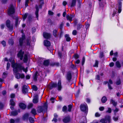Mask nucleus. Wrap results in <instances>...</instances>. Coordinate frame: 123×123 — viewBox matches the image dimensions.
<instances>
[{
	"label": "nucleus",
	"instance_id": "obj_46",
	"mask_svg": "<svg viewBox=\"0 0 123 123\" xmlns=\"http://www.w3.org/2000/svg\"><path fill=\"white\" fill-rule=\"evenodd\" d=\"M82 25L80 24H79L77 25V29L78 30H79L81 28Z\"/></svg>",
	"mask_w": 123,
	"mask_h": 123
},
{
	"label": "nucleus",
	"instance_id": "obj_55",
	"mask_svg": "<svg viewBox=\"0 0 123 123\" xmlns=\"http://www.w3.org/2000/svg\"><path fill=\"white\" fill-rule=\"evenodd\" d=\"M58 55L60 58L61 59L62 56V53L61 52L59 51L58 52Z\"/></svg>",
	"mask_w": 123,
	"mask_h": 123
},
{
	"label": "nucleus",
	"instance_id": "obj_54",
	"mask_svg": "<svg viewBox=\"0 0 123 123\" xmlns=\"http://www.w3.org/2000/svg\"><path fill=\"white\" fill-rule=\"evenodd\" d=\"M15 95L13 93H11L10 95V98H14L15 97Z\"/></svg>",
	"mask_w": 123,
	"mask_h": 123
},
{
	"label": "nucleus",
	"instance_id": "obj_53",
	"mask_svg": "<svg viewBox=\"0 0 123 123\" xmlns=\"http://www.w3.org/2000/svg\"><path fill=\"white\" fill-rule=\"evenodd\" d=\"M7 74L5 72H4L3 73L2 75V78H4L6 77L7 76Z\"/></svg>",
	"mask_w": 123,
	"mask_h": 123
},
{
	"label": "nucleus",
	"instance_id": "obj_18",
	"mask_svg": "<svg viewBox=\"0 0 123 123\" xmlns=\"http://www.w3.org/2000/svg\"><path fill=\"white\" fill-rule=\"evenodd\" d=\"M50 62L49 59L44 60L43 62V65L45 66H48L49 65Z\"/></svg>",
	"mask_w": 123,
	"mask_h": 123
},
{
	"label": "nucleus",
	"instance_id": "obj_39",
	"mask_svg": "<svg viewBox=\"0 0 123 123\" xmlns=\"http://www.w3.org/2000/svg\"><path fill=\"white\" fill-rule=\"evenodd\" d=\"M28 15V13H25L24 15L23 16V20L24 21L25 19L27 18V16Z\"/></svg>",
	"mask_w": 123,
	"mask_h": 123
},
{
	"label": "nucleus",
	"instance_id": "obj_31",
	"mask_svg": "<svg viewBox=\"0 0 123 123\" xmlns=\"http://www.w3.org/2000/svg\"><path fill=\"white\" fill-rule=\"evenodd\" d=\"M31 112L34 116L36 115L37 114L36 110L34 108H33L31 110Z\"/></svg>",
	"mask_w": 123,
	"mask_h": 123
},
{
	"label": "nucleus",
	"instance_id": "obj_15",
	"mask_svg": "<svg viewBox=\"0 0 123 123\" xmlns=\"http://www.w3.org/2000/svg\"><path fill=\"white\" fill-rule=\"evenodd\" d=\"M38 96L37 94H36L34 96V98L33 99V102L34 104L37 103L38 102Z\"/></svg>",
	"mask_w": 123,
	"mask_h": 123
},
{
	"label": "nucleus",
	"instance_id": "obj_19",
	"mask_svg": "<svg viewBox=\"0 0 123 123\" xmlns=\"http://www.w3.org/2000/svg\"><path fill=\"white\" fill-rule=\"evenodd\" d=\"M76 0H72L70 4H69L71 7L74 6L76 5Z\"/></svg>",
	"mask_w": 123,
	"mask_h": 123
},
{
	"label": "nucleus",
	"instance_id": "obj_22",
	"mask_svg": "<svg viewBox=\"0 0 123 123\" xmlns=\"http://www.w3.org/2000/svg\"><path fill=\"white\" fill-rule=\"evenodd\" d=\"M71 16H70L69 14H67V15L66 16V18L67 20H69V21H70V23H71V22L72 21V16H73V15H70Z\"/></svg>",
	"mask_w": 123,
	"mask_h": 123
},
{
	"label": "nucleus",
	"instance_id": "obj_5",
	"mask_svg": "<svg viewBox=\"0 0 123 123\" xmlns=\"http://www.w3.org/2000/svg\"><path fill=\"white\" fill-rule=\"evenodd\" d=\"M111 117L110 116L107 115L106 116L105 118H102L100 121V122L102 123H107L108 121V123L111 122Z\"/></svg>",
	"mask_w": 123,
	"mask_h": 123
},
{
	"label": "nucleus",
	"instance_id": "obj_29",
	"mask_svg": "<svg viewBox=\"0 0 123 123\" xmlns=\"http://www.w3.org/2000/svg\"><path fill=\"white\" fill-rule=\"evenodd\" d=\"M29 116V115L28 113H25L24 114L23 116V119L24 120L28 119Z\"/></svg>",
	"mask_w": 123,
	"mask_h": 123
},
{
	"label": "nucleus",
	"instance_id": "obj_63",
	"mask_svg": "<svg viewBox=\"0 0 123 123\" xmlns=\"http://www.w3.org/2000/svg\"><path fill=\"white\" fill-rule=\"evenodd\" d=\"M74 25H76L78 23V20L76 19H75L74 20Z\"/></svg>",
	"mask_w": 123,
	"mask_h": 123
},
{
	"label": "nucleus",
	"instance_id": "obj_51",
	"mask_svg": "<svg viewBox=\"0 0 123 123\" xmlns=\"http://www.w3.org/2000/svg\"><path fill=\"white\" fill-rule=\"evenodd\" d=\"M26 45L27 46H31V42H29V39L26 40Z\"/></svg>",
	"mask_w": 123,
	"mask_h": 123
},
{
	"label": "nucleus",
	"instance_id": "obj_23",
	"mask_svg": "<svg viewBox=\"0 0 123 123\" xmlns=\"http://www.w3.org/2000/svg\"><path fill=\"white\" fill-rule=\"evenodd\" d=\"M24 54V52L22 51V50L21 49L18 52L17 54L18 56H23V55Z\"/></svg>",
	"mask_w": 123,
	"mask_h": 123
},
{
	"label": "nucleus",
	"instance_id": "obj_57",
	"mask_svg": "<svg viewBox=\"0 0 123 123\" xmlns=\"http://www.w3.org/2000/svg\"><path fill=\"white\" fill-rule=\"evenodd\" d=\"M4 107V105L1 102H0V109H2Z\"/></svg>",
	"mask_w": 123,
	"mask_h": 123
},
{
	"label": "nucleus",
	"instance_id": "obj_10",
	"mask_svg": "<svg viewBox=\"0 0 123 123\" xmlns=\"http://www.w3.org/2000/svg\"><path fill=\"white\" fill-rule=\"evenodd\" d=\"M29 87L25 85L23 86L22 87V92L23 93L26 94L28 92Z\"/></svg>",
	"mask_w": 123,
	"mask_h": 123
},
{
	"label": "nucleus",
	"instance_id": "obj_21",
	"mask_svg": "<svg viewBox=\"0 0 123 123\" xmlns=\"http://www.w3.org/2000/svg\"><path fill=\"white\" fill-rule=\"evenodd\" d=\"M39 75L37 71H36L35 73V74L33 76V79L35 81H36L37 80V76Z\"/></svg>",
	"mask_w": 123,
	"mask_h": 123
},
{
	"label": "nucleus",
	"instance_id": "obj_38",
	"mask_svg": "<svg viewBox=\"0 0 123 123\" xmlns=\"http://www.w3.org/2000/svg\"><path fill=\"white\" fill-rule=\"evenodd\" d=\"M116 84L117 85H119L121 84V80L120 78L117 80L116 82Z\"/></svg>",
	"mask_w": 123,
	"mask_h": 123
},
{
	"label": "nucleus",
	"instance_id": "obj_60",
	"mask_svg": "<svg viewBox=\"0 0 123 123\" xmlns=\"http://www.w3.org/2000/svg\"><path fill=\"white\" fill-rule=\"evenodd\" d=\"M1 43L2 44V45L4 47L6 46V42L4 40L2 41L1 42Z\"/></svg>",
	"mask_w": 123,
	"mask_h": 123
},
{
	"label": "nucleus",
	"instance_id": "obj_27",
	"mask_svg": "<svg viewBox=\"0 0 123 123\" xmlns=\"http://www.w3.org/2000/svg\"><path fill=\"white\" fill-rule=\"evenodd\" d=\"M111 103L115 107H116L117 104V102H115L113 99H111Z\"/></svg>",
	"mask_w": 123,
	"mask_h": 123
},
{
	"label": "nucleus",
	"instance_id": "obj_7",
	"mask_svg": "<svg viewBox=\"0 0 123 123\" xmlns=\"http://www.w3.org/2000/svg\"><path fill=\"white\" fill-rule=\"evenodd\" d=\"M104 83L105 85H106L108 84V89L110 90H111L113 89V87L111 86V85L113 84L112 81L111 79L109 80L108 81H105L104 82Z\"/></svg>",
	"mask_w": 123,
	"mask_h": 123
},
{
	"label": "nucleus",
	"instance_id": "obj_44",
	"mask_svg": "<svg viewBox=\"0 0 123 123\" xmlns=\"http://www.w3.org/2000/svg\"><path fill=\"white\" fill-rule=\"evenodd\" d=\"M68 111L69 112H71L72 107V105L71 104L69 105L68 106Z\"/></svg>",
	"mask_w": 123,
	"mask_h": 123
},
{
	"label": "nucleus",
	"instance_id": "obj_35",
	"mask_svg": "<svg viewBox=\"0 0 123 123\" xmlns=\"http://www.w3.org/2000/svg\"><path fill=\"white\" fill-rule=\"evenodd\" d=\"M73 57L75 59H77L79 58V55L77 54H75L74 55H73Z\"/></svg>",
	"mask_w": 123,
	"mask_h": 123
},
{
	"label": "nucleus",
	"instance_id": "obj_56",
	"mask_svg": "<svg viewBox=\"0 0 123 123\" xmlns=\"http://www.w3.org/2000/svg\"><path fill=\"white\" fill-rule=\"evenodd\" d=\"M10 63L9 62H8L7 63V65H6V70H8L10 67Z\"/></svg>",
	"mask_w": 123,
	"mask_h": 123
},
{
	"label": "nucleus",
	"instance_id": "obj_17",
	"mask_svg": "<svg viewBox=\"0 0 123 123\" xmlns=\"http://www.w3.org/2000/svg\"><path fill=\"white\" fill-rule=\"evenodd\" d=\"M44 45L46 47H49L51 45L50 42L47 40H44Z\"/></svg>",
	"mask_w": 123,
	"mask_h": 123
},
{
	"label": "nucleus",
	"instance_id": "obj_20",
	"mask_svg": "<svg viewBox=\"0 0 123 123\" xmlns=\"http://www.w3.org/2000/svg\"><path fill=\"white\" fill-rule=\"evenodd\" d=\"M36 11L35 12V14L36 15V17L37 18V20L38 19V12L39 9L38 7L37 6H36Z\"/></svg>",
	"mask_w": 123,
	"mask_h": 123
},
{
	"label": "nucleus",
	"instance_id": "obj_48",
	"mask_svg": "<svg viewBox=\"0 0 123 123\" xmlns=\"http://www.w3.org/2000/svg\"><path fill=\"white\" fill-rule=\"evenodd\" d=\"M67 106L65 105L62 107V111L63 112H66L67 111Z\"/></svg>",
	"mask_w": 123,
	"mask_h": 123
},
{
	"label": "nucleus",
	"instance_id": "obj_42",
	"mask_svg": "<svg viewBox=\"0 0 123 123\" xmlns=\"http://www.w3.org/2000/svg\"><path fill=\"white\" fill-rule=\"evenodd\" d=\"M18 17L16 18H15V27H17L18 25Z\"/></svg>",
	"mask_w": 123,
	"mask_h": 123
},
{
	"label": "nucleus",
	"instance_id": "obj_6",
	"mask_svg": "<svg viewBox=\"0 0 123 123\" xmlns=\"http://www.w3.org/2000/svg\"><path fill=\"white\" fill-rule=\"evenodd\" d=\"M21 33L22 34L21 37H20L19 39V45L22 47L23 45V41L25 38V36L24 34L23 30L21 31Z\"/></svg>",
	"mask_w": 123,
	"mask_h": 123
},
{
	"label": "nucleus",
	"instance_id": "obj_52",
	"mask_svg": "<svg viewBox=\"0 0 123 123\" xmlns=\"http://www.w3.org/2000/svg\"><path fill=\"white\" fill-rule=\"evenodd\" d=\"M63 33V32L62 30H60L59 35V37L60 38H61L62 37Z\"/></svg>",
	"mask_w": 123,
	"mask_h": 123
},
{
	"label": "nucleus",
	"instance_id": "obj_28",
	"mask_svg": "<svg viewBox=\"0 0 123 123\" xmlns=\"http://www.w3.org/2000/svg\"><path fill=\"white\" fill-rule=\"evenodd\" d=\"M107 100L106 97L105 96H103L101 99L102 102L104 103L106 102Z\"/></svg>",
	"mask_w": 123,
	"mask_h": 123
},
{
	"label": "nucleus",
	"instance_id": "obj_36",
	"mask_svg": "<svg viewBox=\"0 0 123 123\" xmlns=\"http://www.w3.org/2000/svg\"><path fill=\"white\" fill-rule=\"evenodd\" d=\"M18 114L17 112L16 111H12L11 113V115L13 116H15Z\"/></svg>",
	"mask_w": 123,
	"mask_h": 123
},
{
	"label": "nucleus",
	"instance_id": "obj_13",
	"mask_svg": "<svg viewBox=\"0 0 123 123\" xmlns=\"http://www.w3.org/2000/svg\"><path fill=\"white\" fill-rule=\"evenodd\" d=\"M18 106L20 108L23 110L25 109L27 107L26 105L22 102L20 103L19 104Z\"/></svg>",
	"mask_w": 123,
	"mask_h": 123
},
{
	"label": "nucleus",
	"instance_id": "obj_30",
	"mask_svg": "<svg viewBox=\"0 0 123 123\" xmlns=\"http://www.w3.org/2000/svg\"><path fill=\"white\" fill-rule=\"evenodd\" d=\"M57 30L55 29H54L53 31V34L55 37H57Z\"/></svg>",
	"mask_w": 123,
	"mask_h": 123
},
{
	"label": "nucleus",
	"instance_id": "obj_47",
	"mask_svg": "<svg viewBox=\"0 0 123 123\" xmlns=\"http://www.w3.org/2000/svg\"><path fill=\"white\" fill-rule=\"evenodd\" d=\"M32 88V89L34 91H36L38 90L37 87V86L35 85H33Z\"/></svg>",
	"mask_w": 123,
	"mask_h": 123
},
{
	"label": "nucleus",
	"instance_id": "obj_3",
	"mask_svg": "<svg viewBox=\"0 0 123 123\" xmlns=\"http://www.w3.org/2000/svg\"><path fill=\"white\" fill-rule=\"evenodd\" d=\"M7 14L8 15L11 17L13 19H14V17L12 15L15 12V8L12 4L10 5V7L7 9Z\"/></svg>",
	"mask_w": 123,
	"mask_h": 123
},
{
	"label": "nucleus",
	"instance_id": "obj_33",
	"mask_svg": "<svg viewBox=\"0 0 123 123\" xmlns=\"http://www.w3.org/2000/svg\"><path fill=\"white\" fill-rule=\"evenodd\" d=\"M116 66L118 68H120L121 67V65L119 62L118 61H116L115 63Z\"/></svg>",
	"mask_w": 123,
	"mask_h": 123
},
{
	"label": "nucleus",
	"instance_id": "obj_9",
	"mask_svg": "<svg viewBox=\"0 0 123 123\" xmlns=\"http://www.w3.org/2000/svg\"><path fill=\"white\" fill-rule=\"evenodd\" d=\"M11 21L9 19H7L6 22V27L10 30H13V26L12 25H10Z\"/></svg>",
	"mask_w": 123,
	"mask_h": 123
},
{
	"label": "nucleus",
	"instance_id": "obj_34",
	"mask_svg": "<svg viewBox=\"0 0 123 123\" xmlns=\"http://www.w3.org/2000/svg\"><path fill=\"white\" fill-rule=\"evenodd\" d=\"M8 43L9 44L11 45H12L14 43V42L13 40L12 39H9L8 41Z\"/></svg>",
	"mask_w": 123,
	"mask_h": 123
},
{
	"label": "nucleus",
	"instance_id": "obj_62",
	"mask_svg": "<svg viewBox=\"0 0 123 123\" xmlns=\"http://www.w3.org/2000/svg\"><path fill=\"white\" fill-rule=\"evenodd\" d=\"M77 34V31L76 30H74L72 32V34L74 35H76Z\"/></svg>",
	"mask_w": 123,
	"mask_h": 123
},
{
	"label": "nucleus",
	"instance_id": "obj_50",
	"mask_svg": "<svg viewBox=\"0 0 123 123\" xmlns=\"http://www.w3.org/2000/svg\"><path fill=\"white\" fill-rule=\"evenodd\" d=\"M33 106V104L32 103L29 104L27 106L28 109H30L32 108Z\"/></svg>",
	"mask_w": 123,
	"mask_h": 123
},
{
	"label": "nucleus",
	"instance_id": "obj_43",
	"mask_svg": "<svg viewBox=\"0 0 123 123\" xmlns=\"http://www.w3.org/2000/svg\"><path fill=\"white\" fill-rule=\"evenodd\" d=\"M85 62V57L83 56V57L82 59V61L81 62V65L83 66Z\"/></svg>",
	"mask_w": 123,
	"mask_h": 123
},
{
	"label": "nucleus",
	"instance_id": "obj_8",
	"mask_svg": "<svg viewBox=\"0 0 123 123\" xmlns=\"http://www.w3.org/2000/svg\"><path fill=\"white\" fill-rule=\"evenodd\" d=\"M80 110L84 112L88 111V107L87 104H81L80 106Z\"/></svg>",
	"mask_w": 123,
	"mask_h": 123
},
{
	"label": "nucleus",
	"instance_id": "obj_16",
	"mask_svg": "<svg viewBox=\"0 0 123 123\" xmlns=\"http://www.w3.org/2000/svg\"><path fill=\"white\" fill-rule=\"evenodd\" d=\"M43 36L45 38L48 39L50 37L51 35L50 33L44 32L43 33Z\"/></svg>",
	"mask_w": 123,
	"mask_h": 123
},
{
	"label": "nucleus",
	"instance_id": "obj_24",
	"mask_svg": "<svg viewBox=\"0 0 123 123\" xmlns=\"http://www.w3.org/2000/svg\"><path fill=\"white\" fill-rule=\"evenodd\" d=\"M65 37L66 38V40L67 42H69L71 40V38L69 37L68 34H66L65 35Z\"/></svg>",
	"mask_w": 123,
	"mask_h": 123
},
{
	"label": "nucleus",
	"instance_id": "obj_49",
	"mask_svg": "<svg viewBox=\"0 0 123 123\" xmlns=\"http://www.w3.org/2000/svg\"><path fill=\"white\" fill-rule=\"evenodd\" d=\"M70 67L72 68L74 70L76 68V66H75L74 64H72V62H71V65Z\"/></svg>",
	"mask_w": 123,
	"mask_h": 123
},
{
	"label": "nucleus",
	"instance_id": "obj_41",
	"mask_svg": "<svg viewBox=\"0 0 123 123\" xmlns=\"http://www.w3.org/2000/svg\"><path fill=\"white\" fill-rule=\"evenodd\" d=\"M29 120L30 122L31 123H33L34 120L33 118L31 117H30L29 118Z\"/></svg>",
	"mask_w": 123,
	"mask_h": 123
},
{
	"label": "nucleus",
	"instance_id": "obj_2",
	"mask_svg": "<svg viewBox=\"0 0 123 123\" xmlns=\"http://www.w3.org/2000/svg\"><path fill=\"white\" fill-rule=\"evenodd\" d=\"M57 87V90L60 91L61 90L62 88V83L60 80H58V83H56L53 82L52 83L51 85H49L48 87L50 90H52L53 88H55Z\"/></svg>",
	"mask_w": 123,
	"mask_h": 123
},
{
	"label": "nucleus",
	"instance_id": "obj_61",
	"mask_svg": "<svg viewBox=\"0 0 123 123\" xmlns=\"http://www.w3.org/2000/svg\"><path fill=\"white\" fill-rule=\"evenodd\" d=\"M48 13L49 15H52L54 14V13L51 11L49 10L48 12Z\"/></svg>",
	"mask_w": 123,
	"mask_h": 123
},
{
	"label": "nucleus",
	"instance_id": "obj_1",
	"mask_svg": "<svg viewBox=\"0 0 123 123\" xmlns=\"http://www.w3.org/2000/svg\"><path fill=\"white\" fill-rule=\"evenodd\" d=\"M11 65L12 67L13 68V71L15 73H17L18 72H21L22 70L25 73L28 71L27 68L25 69L21 64L15 63L14 60L12 61Z\"/></svg>",
	"mask_w": 123,
	"mask_h": 123
},
{
	"label": "nucleus",
	"instance_id": "obj_37",
	"mask_svg": "<svg viewBox=\"0 0 123 123\" xmlns=\"http://www.w3.org/2000/svg\"><path fill=\"white\" fill-rule=\"evenodd\" d=\"M98 61L97 60H96L95 61V63L94 65H93V67H98Z\"/></svg>",
	"mask_w": 123,
	"mask_h": 123
},
{
	"label": "nucleus",
	"instance_id": "obj_4",
	"mask_svg": "<svg viewBox=\"0 0 123 123\" xmlns=\"http://www.w3.org/2000/svg\"><path fill=\"white\" fill-rule=\"evenodd\" d=\"M48 108L47 103L46 102L42 106H39L38 107L37 112L38 113H40L43 112L44 111H47Z\"/></svg>",
	"mask_w": 123,
	"mask_h": 123
},
{
	"label": "nucleus",
	"instance_id": "obj_32",
	"mask_svg": "<svg viewBox=\"0 0 123 123\" xmlns=\"http://www.w3.org/2000/svg\"><path fill=\"white\" fill-rule=\"evenodd\" d=\"M80 88H79L76 92L74 94L75 97L77 98L79 96V94L80 93Z\"/></svg>",
	"mask_w": 123,
	"mask_h": 123
},
{
	"label": "nucleus",
	"instance_id": "obj_25",
	"mask_svg": "<svg viewBox=\"0 0 123 123\" xmlns=\"http://www.w3.org/2000/svg\"><path fill=\"white\" fill-rule=\"evenodd\" d=\"M28 60V58L27 55L26 54H25L24 55V57L23 60L24 62L26 63L27 62Z\"/></svg>",
	"mask_w": 123,
	"mask_h": 123
},
{
	"label": "nucleus",
	"instance_id": "obj_40",
	"mask_svg": "<svg viewBox=\"0 0 123 123\" xmlns=\"http://www.w3.org/2000/svg\"><path fill=\"white\" fill-rule=\"evenodd\" d=\"M64 25V24L63 22H62L60 25L59 26V28L60 30H62L63 26Z\"/></svg>",
	"mask_w": 123,
	"mask_h": 123
},
{
	"label": "nucleus",
	"instance_id": "obj_12",
	"mask_svg": "<svg viewBox=\"0 0 123 123\" xmlns=\"http://www.w3.org/2000/svg\"><path fill=\"white\" fill-rule=\"evenodd\" d=\"M72 78V75L70 72H68L67 74L66 79L68 82H70Z\"/></svg>",
	"mask_w": 123,
	"mask_h": 123
},
{
	"label": "nucleus",
	"instance_id": "obj_59",
	"mask_svg": "<svg viewBox=\"0 0 123 123\" xmlns=\"http://www.w3.org/2000/svg\"><path fill=\"white\" fill-rule=\"evenodd\" d=\"M111 109L110 108H108V110L106 111V112H108L109 113H111Z\"/></svg>",
	"mask_w": 123,
	"mask_h": 123
},
{
	"label": "nucleus",
	"instance_id": "obj_45",
	"mask_svg": "<svg viewBox=\"0 0 123 123\" xmlns=\"http://www.w3.org/2000/svg\"><path fill=\"white\" fill-rule=\"evenodd\" d=\"M104 56V52H103L100 53L99 57L101 59Z\"/></svg>",
	"mask_w": 123,
	"mask_h": 123
},
{
	"label": "nucleus",
	"instance_id": "obj_14",
	"mask_svg": "<svg viewBox=\"0 0 123 123\" xmlns=\"http://www.w3.org/2000/svg\"><path fill=\"white\" fill-rule=\"evenodd\" d=\"M70 121V118L69 116L66 117L62 119V121L64 123H68Z\"/></svg>",
	"mask_w": 123,
	"mask_h": 123
},
{
	"label": "nucleus",
	"instance_id": "obj_64",
	"mask_svg": "<svg viewBox=\"0 0 123 123\" xmlns=\"http://www.w3.org/2000/svg\"><path fill=\"white\" fill-rule=\"evenodd\" d=\"M2 93L3 95H5L6 93V91L5 90H3L2 92Z\"/></svg>",
	"mask_w": 123,
	"mask_h": 123
},
{
	"label": "nucleus",
	"instance_id": "obj_11",
	"mask_svg": "<svg viewBox=\"0 0 123 123\" xmlns=\"http://www.w3.org/2000/svg\"><path fill=\"white\" fill-rule=\"evenodd\" d=\"M15 73H16L15 75V78L17 79H19L20 78L23 79L25 77V75L24 74H20L18 72Z\"/></svg>",
	"mask_w": 123,
	"mask_h": 123
},
{
	"label": "nucleus",
	"instance_id": "obj_58",
	"mask_svg": "<svg viewBox=\"0 0 123 123\" xmlns=\"http://www.w3.org/2000/svg\"><path fill=\"white\" fill-rule=\"evenodd\" d=\"M95 79L98 80H100V77L99 75H98L96 76Z\"/></svg>",
	"mask_w": 123,
	"mask_h": 123
},
{
	"label": "nucleus",
	"instance_id": "obj_26",
	"mask_svg": "<svg viewBox=\"0 0 123 123\" xmlns=\"http://www.w3.org/2000/svg\"><path fill=\"white\" fill-rule=\"evenodd\" d=\"M10 105L12 106H14L15 105V103L13 99H11L10 101Z\"/></svg>",
	"mask_w": 123,
	"mask_h": 123
}]
</instances>
